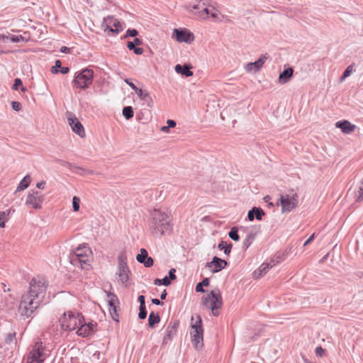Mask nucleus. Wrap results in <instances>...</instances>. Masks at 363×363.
Masks as SVG:
<instances>
[{"label": "nucleus", "mask_w": 363, "mask_h": 363, "mask_svg": "<svg viewBox=\"0 0 363 363\" xmlns=\"http://www.w3.org/2000/svg\"><path fill=\"white\" fill-rule=\"evenodd\" d=\"M353 70V65H349L344 71L342 75L340 77V82H342L347 77H348Z\"/></svg>", "instance_id": "42"}, {"label": "nucleus", "mask_w": 363, "mask_h": 363, "mask_svg": "<svg viewBox=\"0 0 363 363\" xmlns=\"http://www.w3.org/2000/svg\"><path fill=\"white\" fill-rule=\"evenodd\" d=\"M227 265L228 262L226 260L215 256L213 257L211 262H208L206 264V267L211 268L213 267V268L211 269V272L213 273H218L225 268Z\"/></svg>", "instance_id": "18"}, {"label": "nucleus", "mask_w": 363, "mask_h": 363, "mask_svg": "<svg viewBox=\"0 0 363 363\" xmlns=\"http://www.w3.org/2000/svg\"><path fill=\"white\" fill-rule=\"evenodd\" d=\"M11 106H12V108L16 111H20L22 108V105L18 101H12Z\"/></svg>", "instance_id": "50"}, {"label": "nucleus", "mask_w": 363, "mask_h": 363, "mask_svg": "<svg viewBox=\"0 0 363 363\" xmlns=\"http://www.w3.org/2000/svg\"><path fill=\"white\" fill-rule=\"evenodd\" d=\"M84 321V316L82 313H74L72 311L64 313L62 316L60 318V322L62 328L65 330H74L79 325Z\"/></svg>", "instance_id": "5"}, {"label": "nucleus", "mask_w": 363, "mask_h": 363, "mask_svg": "<svg viewBox=\"0 0 363 363\" xmlns=\"http://www.w3.org/2000/svg\"><path fill=\"white\" fill-rule=\"evenodd\" d=\"M147 310L146 306H139V313H138V318L140 319H145L147 317Z\"/></svg>", "instance_id": "46"}, {"label": "nucleus", "mask_w": 363, "mask_h": 363, "mask_svg": "<svg viewBox=\"0 0 363 363\" xmlns=\"http://www.w3.org/2000/svg\"><path fill=\"white\" fill-rule=\"evenodd\" d=\"M79 203L80 199L77 196H74L72 199V208L74 211L77 212L79 210Z\"/></svg>", "instance_id": "44"}, {"label": "nucleus", "mask_w": 363, "mask_h": 363, "mask_svg": "<svg viewBox=\"0 0 363 363\" xmlns=\"http://www.w3.org/2000/svg\"><path fill=\"white\" fill-rule=\"evenodd\" d=\"M44 360L45 353L42 342H36L27 357V363H43Z\"/></svg>", "instance_id": "9"}, {"label": "nucleus", "mask_w": 363, "mask_h": 363, "mask_svg": "<svg viewBox=\"0 0 363 363\" xmlns=\"http://www.w3.org/2000/svg\"><path fill=\"white\" fill-rule=\"evenodd\" d=\"M142 264H143L145 267H150L153 265L154 260L151 257L147 256Z\"/></svg>", "instance_id": "49"}, {"label": "nucleus", "mask_w": 363, "mask_h": 363, "mask_svg": "<svg viewBox=\"0 0 363 363\" xmlns=\"http://www.w3.org/2000/svg\"><path fill=\"white\" fill-rule=\"evenodd\" d=\"M19 87H21V90L22 92L27 91V88L23 86L22 80L19 78H16L12 85V89L15 91H17L19 89Z\"/></svg>", "instance_id": "36"}, {"label": "nucleus", "mask_w": 363, "mask_h": 363, "mask_svg": "<svg viewBox=\"0 0 363 363\" xmlns=\"http://www.w3.org/2000/svg\"><path fill=\"white\" fill-rule=\"evenodd\" d=\"M176 273V269L172 268L171 269H169V277L168 278L169 279V281H173V280H175L177 279V276L175 274Z\"/></svg>", "instance_id": "51"}, {"label": "nucleus", "mask_w": 363, "mask_h": 363, "mask_svg": "<svg viewBox=\"0 0 363 363\" xmlns=\"http://www.w3.org/2000/svg\"><path fill=\"white\" fill-rule=\"evenodd\" d=\"M265 215V212L259 207H253L248 211L247 218L250 221H252L255 218L261 220Z\"/></svg>", "instance_id": "20"}, {"label": "nucleus", "mask_w": 363, "mask_h": 363, "mask_svg": "<svg viewBox=\"0 0 363 363\" xmlns=\"http://www.w3.org/2000/svg\"><path fill=\"white\" fill-rule=\"evenodd\" d=\"M315 238V234H312L308 238V240L304 242V246L308 245L309 243H311Z\"/></svg>", "instance_id": "60"}, {"label": "nucleus", "mask_w": 363, "mask_h": 363, "mask_svg": "<svg viewBox=\"0 0 363 363\" xmlns=\"http://www.w3.org/2000/svg\"><path fill=\"white\" fill-rule=\"evenodd\" d=\"M47 284L43 277H34L30 282L29 291L23 294L19 305L22 315L30 317L43 303L45 296Z\"/></svg>", "instance_id": "1"}, {"label": "nucleus", "mask_w": 363, "mask_h": 363, "mask_svg": "<svg viewBox=\"0 0 363 363\" xmlns=\"http://www.w3.org/2000/svg\"><path fill=\"white\" fill-rule=\"evenodd\" d=\"M154 284L157 286L164 285L167 286L170 285V281L167 276H165L163 279H155L154 280Z\"/></svg>", "instance_id": "39"}, {"label": "nucleus", "mask_w": 363, "mask_h": 363, "mask_svg": "<svg viewBox=\"0 0 363 363\" xmlns=\"http://www.w3.org/2000/svg\"><path fill=\"white\" fill-rule=\"evenodd\" d=\"M107 297L108 298V303L109 308L118 307V305L119 304V301L117 296L115 294L109 291L107 293Z\"/></svg>", "instance_id": "26"}, {"label": "nucleus", "mask_w": 363, "mask_h": 363, "mask_svg": "<svg viewBox=\"0 0 363 363\" xmlns=\"http://www.w3.org/2000/svg\"><path fill=\"white\" fill-rule=\"evenodd\" d=\"M207 0H200L196 4L189 6V11L201 19L208 18L211 12L210 7L207 6Z\"/></svg>", "instance_id": "10"}, {"label": "nucleus", "mask_w": 363, "mask_h": 363, "mask_svg": "<svg viewBox=\"0 0 363 363\" xmlns=\"http://www.w3.org/2000/svg\"><path fill=\"white\" fill-rule=\"evenodd\" d=\"M79 259H85L86 262V267L89 266V258L87 253L90 252V249L86 246L79 247L74 252Z\"/></svg>", "instance_id": "23"}, {"label": "nucleus", "mask_w": 363, "mask_h": 363, "mask_svg": "<svg viewBox=\"0 0 363 363\" xmlns=\"http://www.w3.org/2000/svg\"><path fill=\"white\" fill-rule=\"evenodd\" d=\"M228 236L233 240L238 242L240 240V236L238 235V228L236 226L233 227L228 232Z\"/></svg>", "instance_id": "37"}, {"label": "nucleus", "mask_w": 363, "mask_h": 363, "mask_svg": "<svg viewBox=\"0 0 363 363\" xmlns=\"http://www.w3.org/2000/svg\"><path fill=\"white\" fill-rule=\"evenodd\" d=\"M123 116L125 119L130 120L134 116L133 108L130 106H124L122 111Z\"/></svg>", "instance_id": "32"}, {"label": "nucleus", "mask_w": 363, "mask_h": 363, "mask_svg": "<svg viewBox=\"0 0 363 363\" xmlns=\"http://www.w3.org/2000/svg\"><path fill=\"white\" fill-rule=\"evenodd\" d=\"M267 57L266 56H261L257 60L254 62H249L248 66H254V71H259L263 66Z\"/></svg>", "instance_id": "27"}, {"label": "nucleus", "mask_w": 363, "mask_h": 363, "mask_svg": "<svg viewBox=\"0 0 363 363\" xmlns=\"http://www.w3.org/2000/svg\"><path fill=\"white\" fill-rule=\"evenodd\" d=\"M44 201V196L38 191L30 190L27 196L26 204L31 206L35 209H40Z\"/></svg>", "instance_id": "13"}, {"label": "nucleus", "mask_w": 363, "mask_h": 363, "mask_svg": "<svg viewBox=\"0 0 363 363\" xmlns=\"http://www.w3.org/2000/svg\"><path fill=\"white\" fill-rule=\"evenodd\" d=\"M150 228L155 235H164L172 229V224L167 214L155 210L152 214Z\"/></svg>", "instance_id": "2"}, {"label": "nucleus", "mask_w": 363, "mask_h": 363, "mask_svg": "<svg viewBox=\"0 0 363 363\" xmlns=\"http://www.w3.org/2000/svg\"><path fill=\"white\" fill-rule=\"evenodd\" d=\"M294 74L293 67H289L284 69L279 76V82L280 84H284L289 82L292 78Z\"/></svg>", "instance_id": "21"}, {"label": "nucleus", "mask_w": 363, "mask_h": 363, "mask_svg": "<svg viewBox=\"0 0 363 363\" xmlns=\"http://www.w3.org/2000/svg\"><path fill=\"white\" fill-rule=\"evenodd\" d=\"M11 34L8 33L7 35H0V40H3L4 43L7 42L8 40H10V37Z\"/></svg>", "instance_id": "55"}, {"label": "nucleus", "mask_w": 363, "mask_h": 363, "mask_svg": "<svg viewBox=\"0 0 363 363\" xmlns=\"http://www.w3.org/2000/svg\"><path fill=\"white\" fill-rule=\"evenodd\" d=\"M62 63L60 60H57L55 62V65L52 67L51 72L52 74H57L59 73L58 68H61Z\"/></svg>", "instance_id": "48"}, {"label": "nucleus", "mask_w": 363, "mask_h": 363, "mask_svg": "<svg viewBox=\"0 0 363 363\" xmlns=\"http://www.w3.org/2000/svg\"><path fill=\"white\" fill-rule=\"evenodd\" d=\"M94 71L89 68L82 69L75 73L72 84L74 88L86 89L93 83Z\"/></svg>", "instance_id": "4"}, {"label": "nucleus", "mask_w": 363, "mask_h": 363, "mask_svg": "<svg viewBox=\"0 0 363 363\" xmlns=\"http://www.w3.org/2000/svg\"><path fill=\"white\" fill-rule=\"evenodd\" d=\"M298 196L296 193H294L292 195H281L279 201L281 206V212H290L293 209L296 208L298 206Z\"/></svg>", "instance_id": "8"}, {"label": "nucleus", "mask_w": 363, "mask_h": 363, "mask_svg": "<svg viewBox=\"0 0 363 363\" xmlns=\"http://www.w3.org/2000/svg\"><path fill=\"white\" fill-rule=\"evenodd\" d=\"M16 333L15 330H13L11 333H9L6 335V337H5V340H4L5 343L6 345H9L11 342H13V341H15V342H16Z\"/></svg>", "instance_id": "40"}, {"label": "nucleus", "mask_w": 363, "mask_h": 363, "mask_svg": "<svg viewBox=\"0 0 363 363\" xmlns=\"http://www.w3.org/2000/svg\"><path fill=\"white\" fill-rule=\"evenodd\" d=\"M281 260V256H277L276 259H272L269 263H263L258 269L254 272V277L256 278H259L264 275L270 268H272L277 263L280 262Z\"/></svg>", "instance_id": "17"}, {"label": "nucleus", "mask_w": 363, "mask_h": 363, "mask_svg": "<svg viewBox=\"0 0 363 363\" xmlns=\"http://www.w3.org/2000/svg\"><path fill=\"white\" fill-rule=\"evenodd\" d=\"M138 34V32L135 28H129L126 30L125 35L123 36L124 38H126L128 37H136Z\"/></svg>", "instance_id": "45"}, {"label": "nucleus", "mask_w": 363, "mask_h": 363, "mask_svg": "<svg viewBox=\"0 0 363 363\" xmlns=\"http://www.w3.org/2000/svg\"><path fill=\"white\" fill-rule=\"evenodd\" d=\"M138 96V97H140V99L145 101L150 108H152L153 106V101L147 91L144 92L143 90L142 89L141 95Z\"/></svg>", "instance_id": "31"}, {"label": "nucleus", "mask_w": 363, "mask_h": 363, "mask_svg": "<svg viewBox=\"0 0 363 363\" xmlns=\"http://www.w3.org/2000/svg\"><path fill=\"white\" fill-rule=\"evenodd\" d=\"M104 30L111 33L113 35H117L123 29L121 23L113 16H108L104 21Z\"/></svg>", "instance_id": "11"}, {"label": "nucleus", "mask_w": 363, "mask_h": 363, "mask_svg": "<svg viewBox=\"0 0 363 363\" xmlns=\"http://www.w3.org/2000/svg\"><path fill=\"white\" fill-rule=\"evenodd\" d=\"M69 72V68L68 67H62L59 70V72H61L63 74H67Z\"/></svg>", "instance_id": "58"}, {"label": "nucleus", "mask_w": 363, "mask_h": 363, "mask_svg": "<svg viewBox=\"0 0 363 363\" xmlns=\"http://www.w3.org/2000/svg\"><path fill=\"white\" fill-rule=\"evenodd\" d=\"M256 237V233L252 230L249 232L247 235L246 238L243 241V247L247 250L253 242Z\"/></svg>", "instance_id": "28"}, {"label": "nucleus", "mask_w": 363, "mask_h": 363, "mask_svg": "<svg viewBox=\"0 0 363 363\" xmlns=\"http://www.w3.org/2000/svg\"><path fill=\"white\" fill-rule=\"evenodd\" d=\"M315 354L318 357H322L324 354L325 350L321 347H317L315 350Z\"/></svg>", "instance_id": "52"}, {"label": "nucleus", "mask_w": 363, "mask_h": 363, "mask_svg": "<svg viewBox=\"0 0 363 363\" xmlns=\"http://www.w3.org/2000/svg\"><path fill=\"white\" fill-rule=\"evenodd\" d=\"M70 262L74 266L80 267L82 269H86V262L85 259H79L76 254L73 252L69 257Z\"/></svg>", "instance_id": "24"}, {"label": "nucleus", "mask_w": 363, "mask_h": 363, "mask_svg": "<svg viewBox=\"0 0 363 363\" xmlns=\"http://www.w3.org/2000/svg\"><path fill=\"white\" fill-rule=\"evenodd\" d=\"M147 256V251L144 248H141L140 253L136 256V259L138 262L142 263Z\"/></svg>", "instance_id": "41"}, {"label": "nucleus", "mask_w": 363, "mask_h": 363, "mask_svg": "<svg viewBox=\"0 0 363 363\" xmlns=\"http://www.w3.org/2000/svg\"><path fill=\"white\" fill-rule=\"evenodd\" d=\"M125 82L127 84H128L133 90L135 91L137 95H141L142 89L138 88L134 83L131 82L130 79H125Z\"/></svg>", "instance_id": "43"}, {"label": "nucleus", "mask_w": 363, "mask_h": 363, "mask_svg": "<svg viewBox=\"0 0 363 363\" xmlns=\"http://www.w3.org/2000/svg\"><path fill=\"white\" fill-rule=\"evenodd\" d=\"M69 116L67 118L69 124L72 130L81 138L84 137L85 131L81 122L71 113H69Z\"/></svg>", "instance_id": "16"}, {"label": "nucleus", "mask_w": 363, "mask_h": 363, "mask_svg": "<svg viewBox=\"0 0 363 363\" xmlns=\"http://www.w3.org/2000/svg\"><path fill=\"white\" fill-rule=\"evenodd\" d=\"M118 281L122 284L128 286L127 283L129 280V274L130 271L127 263V256L125 251L121 252L118 257Z\"/></svg>", "instance_id": "6"}, {"label": "nucleus", "mask_w": 363, "mask_h": 363, "mask_svg": "<svg viewBox=\"0 0 363 363\" xmlns=\"http://www.w3.org/2000/svg\"><path fill=\"white\" fill-rule=\"evenodd\" d=\"M127 47L130 50H133L136 46L134 45L133 41H128Z\"/></svg>", "instance_id": "62"}, {"label": "nucleus", "mask_w": 363, "mask_h": 363, "mask_svg": "<svg viewBox=\"0 0 363 363\" xmlns=\"http://www.w3.org/2000/svg\"><path fill=\"white\" fill-rule=\"evenodd\" d=\"M58 162L63 167H67V169H70V170H74V169H77L79 171H84V169L82 168V167H78L77 166L76 164H72V163H70V162H66L65 160H59Z\"/></svg>", "instance_id": "34"}, {"label": "nucleus", "mask_w": 363, "mask_h": 363, "mask_svg": "<svg viewBox=\"0 0 363 363\" xmlns=\"http://www.w3.org/2000/svg\"><path fill=\"white\" fill-rule=\"evenodd\" d=\"M97 323L93 320L86 323L85 320L77 327V334L83 337H87L96 332Z\"/></svg>", "instance_id": "14"}, {"label": "nucleus", "mask_w": 363, "mask_h": 363, "mask_svg": "<svg viewBox=\"0 0 363 363\" xmlns=\"http://www.w3.org/2000/svg\"><path fill=\"white\" fill-rule=\"evenodd\" d=\"M73 172L77 173V174H80V175H85L86 174H93V171L85 169H84V171H79V170L74 169Z\"/></svg>", "instance_id": "53"}, {"label": "nucleus", "mask_w": 363, "mask_h": 363, "mask_svg": "<svg viewBox=\"0 0 363 363\" xmlns=\"http://www.w3.org/2000/svg\"><path fill=\"white\" fill-rule=\"evenodd\" d=\"M180 322L177 319L171 320L165 329V335L162 340V345H167L177 335V329Z\"/></svg>", "instance_id": "12"}, {"label": "nucleus", "mask_w": 363, "mask_h": 363, "mask_svg": "<svg viewBox=\"0 0 363 363\" xmlns=\"http://www.w3.org/2000/svg\"><path fill=\"white\" fill-rule=\"evenodd\" d=\"M45 182L44 181H42L40 182H38L37 184H36V187L39 189H43L45 186Z\"/></svg>", "instance_id": "61"}, {"label": "nucleus", "mask_w": 363, "mask_h": 363, "mask_svg": "<svg viewBox=\"0 0 363 363\" xmlns=\"http://www.w3.org/2000/svg\"><path fill=\"white\" fill-rule=\"evenodd\" d=\"M209 279L208 278H204L201 282H199L196 286V292H201L204 293L205 289H203V286H208L209 285Z\"/></svg>", "instance_id": "35"}, {"label": "nucleus", "mask_w": 363, "mask_h": 363, "mask_svg": "<svg viewBox=\"0 0 363 363\" xmlns=\"http://www.w3.org/2000/svg\"><path fill=\"white\" fill-rule=\"evenodd\" d=\"M160 321V317L157 313L152 311L148 317V326L150 328H154L155 325Z\"/></svg>", "instance_id": "25"}, {"label": "nucleus", "mask_w": 363, "mask_h": 363, "mask_svg": "<svg viewBox=\"0 0 363 363\" xmlns=\"http://www.w3.org/2000/svg\"><path fill=\"white\" fill-rule=\"evenodd\" d=\"M28 40V38L22 35H11L10 37V41L13 43L27 42Z\"/></svg>", "instance_id": "38"}, {"label": "nucleus", "mask_w": 363, "mask_h": 363, "mask_svg": "<svg viewBox=\"0 0 363 363\" xmlns=\"http://www.w3.org/2000/svg\"><path fill=\"white\" fill-rule=\"evenodd\" d=\"M167 126L170 128H174L177 125V123L174 120L168 119L167 121Z\"/></svg>", "instance_id": "56"}, {"label": "nucleus", "mask_w": 363, "mask_h": 363, "mask_svg": "<svg viewBox=\"0 0 363 363\" xmlns=\"http://www.w3.org/2000/svg\"><path fill=\"white\" fill-rule=\"evenodd\" d=\"M30 177L29 175H26L18 184L16 191H21L27 189L30 183Z\"/></svg>", "instance_id": "29"}, {"label": "nucleus", "mask_w": 363, "mask_h": 363, "mask_svg": "<svg viewBox=\"0 0 363 363\" xmlns=\"http://www.w3.org/2000/svg\"><path fill=\"white\" fill-rule=\"evenodd\" d=\"M152 303L153 304H155V305H157V306L163 305V302H162L158 298H152Z\"/></svg>", "instance_id": "64"}, {"label": "nucleus", "mask_w": 363, "mask_h": 363, "mask_svg": "<svg viewBox=\"0 0 363 363\" xmlns=\"http://www.w3.org/2000/svg\"><path fill=\"white\" fill-rule=\"evenodd\" d=\"M133 43H134V45L135 46H139V45L143 44V40L141 39L138 38H135L133 40Z\"/></svg>", "instance_id": "59"}, {"label": "nucleus", "mask_w": 363, "mask_h": 363, "mask_svg": "<svg viewBox=\"0 0 363 363\" xmlns=\"http://www.w3.org/2000/svg\"><path fill=\"white\" fill-rule=\"evenodd\" d=\"M133 51L136 55H142L144 52V50L142 48L135 47Z\"/></svg>", "instance_id": "57"}, {"label": "nucleus", "mask_w": 363, "mask_h": 363, "mask_svg": "<svg viewBox=\"0 0 363 363\" xmlns=\"http://www.w3.org/2000/svg\"><path fill=\"white\" fill-rule=\"evenodd\" d=\"M211 301V309L214 316H218V309L220 308L223 305L222 296L219 289H215L212 290L206 297L202 298V303L203 305H207L209 300Z\"/></svg>", "instance_id": "7"}, {"label": "nucleus", "mask_w": 363, "mask_h": 363, "mask_svg": "<svg viewBox=\"0 0 363 363\" xmlns=\"http://www.w3.org/2000/svg\"><path fill=\"white\" fill-rule=\"evenodd\" d=\"M335 125L337 128H340L342 132L345 134H350L352 133L356 128L354 125L345 120L337 121Z\"/></svg>", "instance_id": "19"}, {"label": "nucleus", "mask_w": 363, "mask_h": 363, "mask_svg": "<svg viewBox=\"0 0 363 363\" xmlns=\"http://www.w3.org/2000/svg\"><path fill=\"white\" fill-rule=\"evenodd\" d=\"M118 307L113 308H108L109 313L112 317V318L116 320V322H118Z\"/></svg>", "instance_id": "47"}, {"label": "nucleus", "mask_w": 363, "mask_h": 363, "mask_svg": "<svg viewBox=\"0 0 363 363\" xmlns=\"http://www.w3.org/2000/svg\"><path fill=\"white\" fill-rule=\"evenodd\" d=\"M172 35L179 43H191L194 40V34L186 28H174Z\"/></svg>", "instance_id": "15"}, {"label": "nucleus", "mask_w": 363, "mask_h": 363, "mask_svg": "<svg viewBox=\"0 0 363 363\" xmlns=\"http://www.w3.org/2000/svg\"><path fill=\"white\" fill-rule=\"evenodd\" d=\"M232 247H233V244L232 243L227 244V242L225 241H223V240L220 241L218 243V248L220 250H224V253L226 255H230V253L231 252Z\"/></svg>", "instance_id": "30"}, {"label": "nucleus", "mask_w": 363, "mask_h": 363, "mask_svg": "<svg viewBox=\"0 0 363 363\" xmlns=\"http://www.w3.org/2000/svg\"><path fill=\"white\" fill-rule=\"evenodd\" d=\"M210 9H211V12L209 13V15L211 16V17H212L213 18H217L218 14H217V13L213 11L214 8L211 6L210 8Z\"/></svg>", "instance_id": "63"}, {"label": "nucleus", "mask_w": 363, "mask_h": 363, "mask_svg": "<svg viewBox=\"0 0 363 363\" xmlns=\"http://www.w3.org/2000/svg\"><path fill=\"white\" fill-rule=\"evenodd\" d=\"M138 301L140 303V306H145V297L143 295H140L138 297Z\"/></svg>", "instance_id": "54"}, {"label": "nucleus", "mask_w": 363, "mask_h": 363, "mask_svg": "<svg viewBox=\"0 0 363 363\" xmlns=\"http://www.w3.org/2000/svg\"><path fill=\"white\" fill-rule=\"evenodd\" d=\"M191 68L192 66L190 64H184L183 65L178 64L175 66L174 69L177 73L188 77L194 74L193 72L191 71Z\"/></svg>", "instance_id": "22"}, {"label": "nucleus", "mask_w": 363, "mask_h": 363, "mask_svg": "<svg viewBox=\"0 0 363 363\" xmlns=\"http://www.w3.org/2000/svg\"><path fill=\"white\" fill-rule=\"evenodd\" d=\"M191 340L197 350H200L203 346V329L202 328V319L200 315L196 314L191 317Z\"/></svg>", "instance_id": "3"}, {"label": "nucleus", "mask_w": 363, "mask_h": 363, "mask_svg": "<svg viewBox=\"0 0 363 363\" xmlns=\"http://www.w3.org/2000/svg\"><path fill=\"white\" fill-rule=\"evenodd\" d=\"M11 209H9L7 213L5 211L0 212V227L4 228L6 222L9 219V215L11 212Z\"/></svg>", "instance_id": "33"}]
</instances>
